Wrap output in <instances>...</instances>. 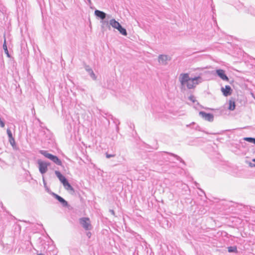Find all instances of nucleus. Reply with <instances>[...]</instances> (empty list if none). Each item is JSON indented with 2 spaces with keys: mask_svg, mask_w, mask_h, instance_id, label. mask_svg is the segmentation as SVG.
Listing matches in <instances>:
<instances>
[{
  "mask_svg": "<svg viewBox=\"0 0 255 255\" xmlns=\"http://www.w3.org/2000/svg\"><path fill=\"white\" fill-rule=\"evenodd\" d=\"M201 116L208 121H212L213 120V116L210 113H200Z\"/></svg>",
  "mask_w": 255,
  "mask_h": 255,
  "instance_id": "nucleus-9",
  "label": "nucleus"
},
{
  "mask_svg": "<svg viewBox=\"0 0 255 255\" xmlns=\"http://www.w3.org/2000/svg\"><path fill=\"white\" fill-rule=\"evenodd\" d=\"M200 77L190 78L188 74H181L180 75L179 80L182 85H186L189 89H192L196 87L199 83Z\"/></svg>",
  "mask_w": 255,
  "mask_h": 255,
  "instance_id": "nucleus-1",
  "label": "nucleus"
},
{
  "mask_svg": "<svg viewBox=\"0 0 255 255\" xmlns=\"http://www.w3.org/2000/svg\"><path fill=\"white\" fill-rule=\"evenodd\" d=\"M40 153L43 155L45 157L52 160L56 164L60 166L62 165V162L57 156L49 153L46 151L44 150L40 151Z\"/></svg>",
  "mask_w": 255,
  "mask_h": 255,
  "instance_id": "nucleus-4",
  "label": "nucleus"
},
{
  "mask_svg": "<svg viewBox=\"0 0 255 255\" xmlns=\"http://www.w3.org/2000/svg\"><path fill=\"white\" fill-rule=\"evenodd\" d=\"M87 236L88 237V238H90L91 236V233L90 232H88L87 234Z\"/></svg>",
  "mask_w": 255,
  "mask_h": 255,
  "instance_id": "nucleus-22",
  "label": "nucleus"
},
{
  "mask_svg": "<svg viewBox=\"0 0 255 255\" xmlns=\"http://www.w3.org/2000/svg\"><path fill=\"white\" fill-rule=\"evenodd\" d=\"M114 155H110V154H106V157L107 158H110V157H114Z\"/></svg>",
  "mask_w": 255,
  "mask_h": 255,
  "instance_id": "nucleus-21",
  "label": "nucleus"
},
{
  "mask_svg": "<svg viewBox=\"0 0 255 255\" xmlns=\"http://www.w3.org/2000/svg\"><path fill=\"white\" fill-rule=\"evenodd\" d=\"M110 25L114 28L117 29L122 34L126 36L127 32L124 28H123L119 22L115 19H112L110 20Z\"/></svg>",
  "mask_w": 255,
  "mask_h": 255,
  "instance_id": "nucleus-3",
  "label": "nucleus"
},
{
  "mask_svg": "<svg viewBox=\"0 0 255 255\" xmlns=\"http://www.w3.org/2000/svg\"><path fill=\"white\" fill-rule=\"evenodd\" d=\"M236 105L234 101L230 100L229 109L231 111H233L235 109Z\"/></svg>",
  "mask_w": 255,
  "mask_h": 255,
  "instance_id": "nucleus-13",
  "label": "nucleus"
},
{
  "mask_svg": "<svg viewBox=\"0 0 255 255\" xmlns=\"http://www.w3.org/2000/svg\"><path fill=\"white\" fill-rule=\"evenodd\" d=\"M95 14L96 16L100 17L102 19H104L106 17V13L99 10H96L95 11Z\"/></svg>",
  "mask_w": 255,
  "mask_h": 255,
  "instance_id": "nucleus-11",
  "label": "nucleus"
},
{
  "mask_svg": "<svg viewBox=\"0 0 255 255\" xmlns=\"http://www.w3.org/2000/svg\"><path fill=\"white\" fill-rule=\"evenodd\" d=\"M170 60V58L167 55H161L158 57V61L162 64H165L166 61Z\"/></svg>",
  "mask_w": 255,
  "mask_h": 255,
  "instance_id": "nucleus-10",
  "label": "nucleus"
},
{
  "mask_svg": "<svg viewBox=\"0 0 255 255\" xmlns=\"http://www.w3.org/2000/svg\"><path fill=\"white\" fill-rule=\"evenodd\" d=\"M42 255V254H38V255Z\"/></svg>",
  "mask_w": 255,
  "mask_h": 255,
  "instance_id": "nucleus-24",
  "label": "nucleus"
},
{
  "mask_svg": "<svg viewBox=\"0 0 255 255\" xmlns=\"http://www.w3.org/2000/svg\"><path fill=\"white\" fill-rule=\"evenodd\" d=\"M221 91L225 96L231 95L232 93V90L231 88L228 85L225 86V87H222L221 88Z\"/></svg>",
  "mask_w": 255,
  "mask_h": 255,
  "instance_id": "nucleus-7",
  "label": "nucleus"
},
{
  "mask_svg": "<svg viewBox=\"0 0 255 255\" xmlns=\"http://www.w3.org/2000/svg\"><path fill=\"white\" fill-rule=\"evenodd\" d=\"M253 161L255 162V158L253 159Z\"/></svg>",
  "mask_w": 255,
  "mask_h": 255,
  "instance_id": "nucleus-23",
  "label": "nucleus"
},
{
  "mask_svg": "<svg viewBox=\"0 0 255 255\" xmlns=\"http://www.w3.org/2000/svg\"><path fill=\"white\" fill-rule=\"evenodd\" d=\"M228 252L230 253H237V248L236 247H230L228 248Z\"/></svg>",
  "mask_w": 255,
  "mask_h": 255,
  "instance_id": "nucleus-15",
  "label": "nucleus"
},
{
  "mask_svg": "<svg viewBox=\"0 0 255 255\" xmlns=\"http://www.w3.org/2000/svg\"><path fill=\"white\" fill-rule=\"evenodd\" d=\"M189 99L192 101V102H194L195 101V98L194 97V96H191L190 97H189Z\"/></svg>",
  "mask_w": 255,
  "mask_h": 255,
  "instance_id": "nucleus-20",
  "label": "nucleus"
},
{
  "mask_svg": "<svg viewBox=\"0 0 255 255\" xmlns=\"http://www.w3.org/2000/svg\"><path fill=\"white\" fill-rule=\"evenodd\" d=\"M55 198L64 206H68V203L66 201H65L63 198L59 196L58 195H55Z\"/></svg>",
  "mask_w": 255,
  "mask_h": 255,
  "instance_id": "nucleus-12",
  "label": "nucleus"
},
{
  "mask_svg": "<svg viewBox=\"0 0 255 255\" xmlns=\"http://www.w3.org/2000/svg\"><path fill=\"white\" fill-rule=\"evenodd\" d=\"M6 131L9 138L12 137V133L9 128L7 129Z\"/></svg>",
  "mask_w": 255,
  "mask_h": 255,
  "instance_id": "nucleus-17",
  "label": "nucleus"
},
{
  "mask_svg": "<svg viewBox=\"0 0 255 255\" xmlns=\"http://www.w3.org/2000/svg\"><path fill=\"white\" fill-rule=\"evenodd\" d=\"M3 49L4 50L5 53L9 57V55L8 54V51L7 48V46H6V43H5V40H4V43H3Z\"/></svg>",
  "mask_w": 255,
  "mask_h": 255,
  "instance_id": "nucleus-16",
  "label": "nucleus"
},
{
  "mask_svg": "<svg viewBox=\"0 0 255 255\" xmlns=\"http://www.w3.org/2000/svg\"><path fill=\"white\" fill-rule=\"evenodd\" d=\"M244 140L248 141L249 142L253 143L254 144H255V138L253 137H245L244 138Z\"/></svg>",
  "mask_w": 255,
  "mask_h": 255,
  "instance_id": "nucleus-14",
  "label": "nucleus"
},
{
  "mask_svg": "<svg viewBox=\"0 0 255 255\" xmlns=\"http://www.w3.org/2000/svg\"><path fill=\"white\" fill-rule=\"evenodd\" d=\"M0 126L1 128H3L4 127V122L1 120L0 118Z\"/></svg>",
  "mask_w": 255,
  "mask_h": 255,
  "instance_id": "nucleus-19",
  "label": "nucleus"
},
{
  "mask_svg": "<svg viewBox=\"0 0 255 255\" xmlns=\"http://www.w3.org/2000/svg\"><path fill=\"white\" fill-rule=\"evenodd\" d=\"M55 174L57 177L58 178L59 180L62 183L64 188L68 191H71L73 192H74V190L73 188L71 186V185L69 183L66 178L58 171H55Z\"/></svg>",
  "mask_w": 255,
  "mask_h": 255,
  "instance_id": "nucleus-2",
  "label": "nucleus"
},
{
  "mask_svg": "<svg viewBox=\"0 0 255 255\" xmlns=\"http://www.w3.org/2000/svg\"><path fill=\"white\" fill-rule=\"evenodd\" d=\"M216 73L223 80L225 81H229V78L225 73V71L222 69L217 70Z\"/></svg>",
  "mask_w": 255,
  "mask_h": 255,
  "instance_id": "nucleus-8",
  "label": "nucleus"
},
{
  "mask_svg": "<svg viewBox=\"0 0 255 255\" xmlns=\"http://www.w3.org/2000/svg\"><path fill=\"white\" fill-rule=\"evenodd\" d=\"M9 142L11 143V144L13 145V144H14L15 141H14V139L13 137V136L11 137H9Z\"/></svg>",
  "mask_w": 255,
  "mask_h": 255,
  "instance_id": "nucleus-18",
  "label": "nucleus"
},
{
  "mask_svg": "<svg viewBox=\"0 0 255 255\" xmlns=\"http://www.w3.org/2000/svg\"><path fill=\"white\" fill-rule=\"evenodd\" d=\"M38 164L39 165V170L40 173L42 174L46 173L47 171V167L49 164L41 160H38Z\"/></svg>",
  "mask_w": 255,
  "mask_h": 255,
  "instance_id": "nucleus-6",
  "label": "nucleus"
},
{
  "mask_svg": "<svg viewBox=\"0 0 255 255\" xmlns=\"http://www.w3.org/2000/svg\"><path fill=\"white\" fill-rule=\"evenodd\" d=\"M80 223L83 227L86 230L92 228L90 220L89 218H82L80 219Z\"/></svg>",
  "mask_w": 255,
  "mask_h": 255,
  "instance_id": "nucleus-5",
  "label": "nucleus"
}]
</instances>
